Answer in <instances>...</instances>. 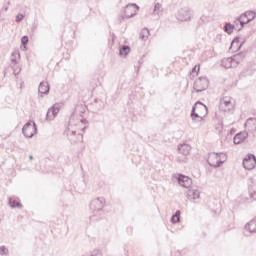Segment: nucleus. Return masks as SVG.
Returning a JSON list of instances; mask_svg holds the SVG:
<instances>
[{"label":"nucleus","instance_id":"obj_15","mask_svg":"<svg viewBox=\"0 0 256 256\" xmlns=\"http://www.w3.org/2000/svg\"><path fill=\"white\" fill-rule=\"evenodd\" d=\"M248 193L250 199H253V201H256V179L251 178L248 186Z\"/></svg>","mask_w":256,"mask_h":256},{"label":"nucleus","instance_id":"obj_11","mask_svg":"<svg viewBox=\"0 0 256 256\" xmlns=\"http://www.w3.org/2000/svg\"><path fill=\"white\" fill-rule=\"evenodd\" d=\"M137 11H139V6H137V4H128L124 9L125 18L131 19V17H135Z\"/></svg>","mask_w":256,"mask_h":256},{"label":"nucleus","instance_id":"obj_24","mask_svg":"<svg viewBox=\"0 0 256 256\" xmlns=\"http://www.w3.org/2000/svg\"><path fill=\"white\" fill-rule=\"evenodd\" d=\"M9 205L12 209H15V207H17L18 209H21V202H19V198L17 197H10Z\"/></svg>","mask_w":256,"mask_h":256},{"label":"nucleus","instance_id":"obj_41","mask_svg":"<svg viewBox=\"0 0 256 256\" xmlns=\"http://www.w3.org/2000/svg\"><path fill=\"white\" fill-rule=\"evenodd\" d=\"M178 161H182V160H179V158H178Z\"/></svg>","mask_w":256,"mask_h":256},{"label":"nucleus","instance_id":"obj_25","mask_svg":"<svg viewBox=\"0 0 256 256\" xmlns=\"http://www.w3.org/2000/svg\"><path fill=\"white\" fill-rule=\"evenodd\" d=\"M245 229L250 233H256V217L245 225Z\"/></svg>","mask_w":256,"mask_h":256},{"label":"nucleus","instance_id":"obj_7","mask_svg":"<svg viewBox=\"0 0 256 256\" xmlns=\"http://www.w3.org/2000/svg\"><path fill=\"white\" fill-rule=\"evenodd\" d=\"M209 88V79L207 77H199L195 80L193 89L196 93H201V91H205V89Z\"/></svg>","mask_w":256,"mask_h":256},{"label":"nucleus","instance_id":"obj_10","mask_svg":"<svg viewBox=\"0 0 256 256\" xmlns=\"http://www.w3.org/2000/svg\"><path fill=\"white\" fill-rule=\"evenodd\" d=\"M63 107V104L61 103H56L54 104L48 111L46 114V119L48 121H53V119L55 117H57L59 111H61V108Z\"/></svg>","mask_w":256,"mask_h":256},{"label":"nucleus","instance_id":"obj_20","mask_svg":"<svg viewBox=\"0 0 256 256\" xmlns=\"http://www.w3.org/2000/svg\"><path fill=\"white\" fill-rule=\"evenodd\" d=\"M186 197L187 199H199V197H201V192H199V190L197 189H189L187 192H186Z\"/></svg>","mask_w":256,"mask_h":256},{"label":"nucleus","instance_id":"obj_28","mask_svg":"<svg viewBox=\"0 0 256 256\" xmlns=\"http://www.w3.org/2000/svg\"><path fill=\"white\" fill-rule=\"evenodd\" d=\"M235 29V26H233V24L231 23H226L224 26V31L225 33H227L228 35H231L233 33V30Z\"/></svg>","mask_w":256,"mask_h":256},{"label":"nucleus","instance_id":"obj_8","mask_svg":"<svg viewBox=\"0 0 256 256\" xmlns=\"http://www.w3.org/2000/svg\"><path fill=\"white\" fill-rule=\"evenodd\" d=\"M192 15L193 13L189 8H181L176 14V19L178 21H191Z\"/></svg>","mask_w":256,"mask_h":256},{"label":"nucleus","instance_id":"obj_14","mask_svg":"<svg viewBox=\"0 0 256 256\" xmlns=\"http://www.w3.org/2000/svg\"><path fill=\"white\" fill-rule=\"evenodd\" d=\"M178 183L179 185H181V187H185V189H189V187L193 185V180L186 175L179 174Z\"/></svg>","mask_w":256,"mask_h":256},{"label":"nucleus","instance_id":"obj_36","mask_svg":"<svg viewBox=\"0 0 256 256\" xmlns=\"http://www.w3.org/2000/svg\"><path fill=\"white\" fill-rule=\"evenodd\" d=\"M90 256H102V255H101V251H99V250H94V251L91 252V255H90Z\"/></svg>","mask_w":256,"mask_h":256},{"label":"nucleus","instance_id":"obj_13","mask_svg":"<svg viewBox=\"0 0 256 256\" xmlns=\"http://www.w3.org/2000/svg\"><path fill=\"white\" fill-rule=\"evenodd\" d=\"M247 14H241L238 18H236L233 21V27L236 31H241L245 25H247V22L243 19V17H246Z\"/></svg>","mask_w":256,"mask_h":256},{"label":"nucleus","instance_id":"obj_27","mask_svg":"<svg viewBox=\"0 0 256 256\" xmlns=\"http://www.w3.org/2000/svg\"><path fill=\"white\" fill-rule=\"evenodd\" d=\"M129 53H131V48L129 46L124 45L120 48L119 55H121L122 57H127Z\"/></svg>","mask_w":256,"mask_h":256},{"label":"nucleus","instance_id":"obj_1","mask_svg":"<svg viewBox=\"0 0 256 256\" xmlns=\"http://www.w3.org/2000/svg\"><path fill=\"white\" fill-rule=\"evenodd\" d=\"M87 111V107L80 104L77 105L72 113L65 135L70 143H81L83 141V130L87 129V119L83 114Z\"/></svg>","mask_w":256,"mask_h":256},{"label":"nucleus","instance_id":"obj_38","mask_svg":"<svg viewBox=\"0 0 256 256\" xmlns=\"http://www.w3.org/2000/svg\"><path fill=\"white\" fill-rule=\"evenodd\" d=\"M3 11H9V7H7V6L4 7V8H3Z\"/></svg>","mask_w":256,"mask_h":256},{"label":"nucleus","instance_id":"obj_19","mask_svg":"<svg viewBox=\"0 0 256 256\" xmlns=\"http://www.w3.org/2000/svg\"><path fill=\"white\" fill-rule=\"evenodd\" d=\"M178 151L181 155H184V157H187L191 153V145L189 144H179L178 145Z\"/></svg>","mask_w":256,"mask_h":256},{"label":"nucleus","instance_id":"obj_29","mask_svg":"<svg viewBox=\"0 0 256 256\" xmlns=\"http://www.w3.org/2000/svg\"><path fill=\"white\" fill-rule=\"evenodd\" d=\"M140 39H142V41H147V39H149V29H142L140 32Z\"/></svg>","mask_w":256,"mask_h":256},{"label":"nucleus","instance_id":"obj_5","mask_svg":"<svg viewBox=\"0 0 256 256\" xmlns=\"http://www.w3.org/2000/svg\"><path fill=\"white\" fill-rule=\"evenodd\" d=\"M235 108V102H233V98L229 96H224L220 99L219 109L220 111H223L224 113H227L229 111H233Z\"/></svg>","mask_w":256,"mask_h":256},{"label":"nucleus","instance_id":"obj_9","mask_svg":"<svg viewBox=\"0 0 256 256\" xmlns=\"http://www.w3.org/2000/svg\"><path fill=\"white\" fill-rule=\"evenodd\" d=\"M256 166V157L253 154H247L246 157L243 159V167L248 171L255 169Z\"/></svg>","mask_w":256,"mask_h":256},{"label":"nucleus","instance_id":"obj_22","mask_svg":"<svg viewBox=\"0 0 256 256\" xmlns=\"http://www.w3.org/2000/svg\"><path fill=\"white\" fill-rule=\"evenodd\" d=\"M163 4L161 3H156L154 5V10L152 12L153 15H156L157 17H161V15H163Z\"/></svg>","mask_w":256,"mask_h":256},{"label":"nucleus","instance_id":"obj_30","mask_svg":"<svg viewBox=\"0 0 256 256\" xmlns=\"http://www.w3.org/2000/svg\"><path fill=\"white\" fill-rule=\"evenodd\" d=\"M181 221V211L177 210L175 214L171 217L172 223H179Z\"/></svg>","mask_w":256,"mask_h":256},{"label":"nucleus","instance_id":"obj_3","mask_svg":"<svg viewBox=\"0 0 256 256\" xmlns=\"http://www.w3.org/2000/svg\"><path fill=\"white\" fill-rule=\"evenodd\" d=\"M225 161H227V154L223 152H211L208 154L207 163L210 167H221Z\"/></svg>","mask_w":256,"mask_h":256},{"label":"nucleus","instance_id":"obj_6","mask_svg":"<svg viewBox=\"0 0 256 256\" xmlns=\"http://www.w3.org/2000/svg\"><path fill=\"white\" fill-rule=\"evenodd\" d=\"M22 133L24 137L31 139L37 133V124L33 121L27 122L22 128Z\"/></svg>","mask_w":256,"mask_h":256},{"label":"nucleus","instance_id":"obj_33","mask_svg":"<svg viewBox=\"0 0 256 256\" xmlns=\"http://www.w3.org/2000/svg\"><path fill=\"white\" fill-rule=\"evenodd\" d=\"M0 255H9V249L5 246H0Z\"/></svg>","mask_w":256,"mask_h":256},{"label":"nucleus","instance_id":"obj_26","mask_svg":"<svg viewBox=\"0 0 256 256\" xmlns=\"http://www.w3.org/2000/svg\"><path fill=\"white\" fill-rule=\"evenodd\" d=\"M245 57H247V53L240 52L238 54H235L232 58L234 59L236 65H239V63H241V61H243V59H245Z\"/></svg>","mask_w":256,"mask_h":256},{"label":"nucleus","instance_id":"obj_23","mask_svg":"<svg viewBox=\"0 0 256 256\" xmlns=\"http://www.w3.org/2000/svg\"><path fill=\"white\" fill-rule=\"evenodd\" d=\"M39 93L42 95H47L49 93V83L47 82H41L38 87Z\"/></svg>","mask_w":256,"mask_h":256},{"label":"nucleus","instance_id":"obj_31","mask_svg":"<svg viewBox=\"0 0 256 256\" xmlns=\"http://www.w3.org/2000/svg\"><path fill=\"white\" fill-rule=\"evenodd\" d=\"M11 67H12L14 75H19V73H21V67L19 66V64L17 62L12 64Z\"/></svg>","mask_w":256,"mask_h":256},{"label":"nucleus","instance_id":"obj_18","mask_svg":"<svg viewBox=\"0 0 256 256\" xmlns=\"http://www.w3.org/2000/svg\"><path fill=\"white\" fill-rule=\"evenodd\" d=\"M249 137V132L243 131L234 136V144L239 145L240 143H243L245 139Z\"/></svg>","mask_w":256,"mask_h":256},{"label":"nucleus","instance_id":"obj_17","mask_svg":"<svg viewBox=\"0 0 256 256\" xmlns=\"http://www.w3.org/2000/svg\"><path fill=\"white\" fill-rule=\"evenodd\" d=\"M240 39L241 38H239V37H236L233 39L231 46H230V51H232V52L239 51V49H241V47H243L245 40H243L241 42Z\"/></svg>","mask_w":256,"mask_h":256},{"label":"nucleus","instance_id":"obj_39","mask_svg":"<svg viewBox=\"0 0 256 256\" xmlns=\"http://www.w3.org/2000/svg\"><path fill=\"white\" fill-rule=\"evenodd\" d=\"M192 71H197V66H195V67L192 69Z\"/></svg>","mask_w":256,"mask_h":256},{"label":"nucleus","instance_id":"obj_35","mask_svg":"<svg viewBox=\"0 0 256 256\" xmlns=\"http://www.w3.org/2000/svg\"><path fill=\"white\" fill-rule=\"evenodd\" d=\"M21 43H22V45H27L29 43V37L23 36L21 38Z\"/></svg>","mask_w":256,"mask_h":256},{"label":"nucleus","instance_id":"obj_34","mask_svg":"<svg viewBox=\"0 0 256 256\" xmlns=\"http://www.w3.org/2000/svg\"><path fill=\"white\" fill-rule=\"evenodd\" d=\"M23 19H25V15H23V14H18V15L16 16V23H19V22L23 21Z\"/></svg>","mask_w":256,"mask_h":256},{"label":"nucleus","instance_id":"obj_16","mask_svg":"<svg viewBox=\"0 0 256 256\" xmlns=\"http://www.w3.org/2000/svg\"><path fill=\"white\" fill-rule=\"evenodd\" d=\"M221 65L222 67H225V69H232L233 67L238 66L233 57L223 58Z\"/></svg>","mask_w":256,"mask_h":256},{"label":"nucleus","instance_id":"obj_4","mask_svg":"<svg viewBox=\"0 0 256 256\" xmlns=\"http://www.w3.org/2000/svg\"><path fill=\"white\" fill-rule=\"evenodd\" d=\"M207 113V106L201 102H196L191 112L192 121H203V117H205Z\"/></svg>","mask_w":256,"mask_h":256},{"label":"nucleus","instance_id":"obj_2","mask_svg":"<svg viewBox=\"0 0 256 256\" xmlns=\"http://www.w3.org/2000/svg\"><path fill=\"white\" fill-rule=\"evenodd\" d=\"M103 207H105V198L98 197L90 202V211L92 215L90 216L91 221L99 215H103Z\"/></svg>","mask_w":256,"mask_h":256},{"label":"nucleus","instance_id":"obj_21","mask_svg":"<svg viewBox=\"0 0 256 256\" xmlns=\"http://www.w3.org/2000/svg\"><path fill=\"white\" fill-rule=\"evenodd\" d=\"M242 15H246L243 17V20L247 23H251V21H253V19H255L256 17V13L255 11H246L244 13H242Z\"/></svg>","mask_w":256,"mask_h":256},{"label":"nucleus","instance_id":"obj_32","mask_svg":"<svg viewBox=\"0 0 256 256\" xmlns=\"http://www.w3.org/2000/svg\"><path fill=\"white\" fill-rule=\"evenodd\" d=\"M17 57H20L19 52H17V51L12 52V54H11V62H12V64L17 63Z\"/></svg>","mask_w":256,"mask_h":256},{"label":"nucleus","instance_id":"obj_12","mask_svg":"<svg viewBox=\"0 0 256 256\" xmlns=\"http://www.w3.org/2000/svg\"><path fill=\"white\" fill-rule=\"evenodd\" d=\"M245 129L247 133L256 137V118H248L245 123Z\"/></svg>","mask_w":256,"mask_h":256},{"label":"nucleus","instance_id":"obj_40","mask_svg":"<svg viewBox=\"0 0 256 256\" xmlns=\"http://www.w3.org/2000/svg\"><path fill=\"white\" fill-rule=\"evenodd\" d=\"M29 159H33V155H30V156H29Z\"/></svg>","mask_w":256,"mask_h":256},{"label":"nucleus","instance_id":"obj_37","mask_svg":"<svg viewBox=\"0 0 256 256\" xmlns=\"http://www.w3.org/2000/svg\"><path fill=\"white\" fill-rule=\"evenodd\" d=\"M207 21V16H202L199 20V23H205Z\"/></svg>","mask_w":256,"mask_h":256}]
</instances>
